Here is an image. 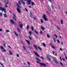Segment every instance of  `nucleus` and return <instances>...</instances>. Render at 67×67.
I'll list each match as a JSON object with an SVG mask.
<instances>
[{
  "label": "nucleus",
  "instance_id": "28",
  "mask_svg": "<svg viewBox=\"0 0 67 67\" xmlns=\"http://www.w3.org/2000/svg\"><path fill=\"white\" fill-rule=\"evenodd\" d=\"M14 33L15 35L16 36H18V34H17L16 33V32L15 31L14 32Z\"/></svg>",
  "mask_w": 67,
  "mask_h": 67
},
{
  "label": "nucleus",
  "instance_id": "16",
  "mask_svg": "<svg viewBox=\"0 0 67 67\" xmlns=\"http://www.w3.org/2000/svg\"><path fill=\"white\" fill-rule=\"evenodd\" d=\"M16 5L18 7V8H20V6L19 5V4L18 3H16Z\"/></svg>",
  "mask_w": 67,
  "mask_h": 67
},
{
  "label": "nucleus",
  "instance_id": "10",
  "mask_svg": "<svg viewBox=\"0 0 67 67\" xmlns=\"http://www.w3.org/2000/svg\"><path fill=\"white\" fill-rule=\"evenodd\" d=\"M17 31H18V32L19 33H21V30L20 29V28L18 27L17 28Z\"/></svg>",
  "mask_w": 67,
  "mask_h": 67
},
{
  "label": "nucleus",
  "instance_id": "20",
  "mask_svg": "<svg viewBox=\"0 0 67 67\" xmlns=\"http://www.w3.org/2000/svg\"><path fill=\"white\" fill-rule=\"evenodd\" d=\"M38 49L40 50V51H42V49H41V48L39 46L38 47Z\"/></svg>",
  "mask_w": 67,
  "mask_h": 67
},
{
  "label": "nucleus",
  "instance_id": "61",
  "mask_svg": "<svg viewBox=\"0 0 67 67\" xmlns=\"http://www.w3.org/2000/svg\"><path fill=\"white\" fill-rule=\"evenodd\" d=\"M65 57L66 59V60H67V57L66 56H65Z\"/></svg>",
  "mask_w": 67,
  "mask_h": 67
},
{
  "label": "nucleus",
  "instance_id": "63",
  "mask_svg": "<svg viewBox=\"0 0 67 67\" xmlns=\"http://www.w3.org/2000/svg\"><path fill=\"white\" fill-rule=\"evenodd\" d=\"M61 44L62 45H63V42H61Z\"/></svg>",
  "mask_w": 67,
  "mask_h": 67
},
{
  "label": "nucleus",
  "instance_id": "8",
  "mask_svg": "<svg viewBox=\"0 0 67 67\" xmlns=\"http://www.w3.org/2000/svg\"><path fill=\"white\" fill-rule=\"evenodd\" d=\"M27 2L28 3L27 4H28V5H30V4H31V1L30 0L27 1Z\"/></svg>",
  "mask_w": 67,
  "mask_h": 67
},
{
  "label": "nucleus",
  "instance_id": "56",
  "mask_svg": "<svg viewBox=\"0 0 67 67\" xmlns=\"http://www.w3.org/2000/svg\"><path fill=\"white\" fill-rule=\"evenodd\" d=\"M26 42H27V43H29V41H27V40H26Z\"/></svg>",
  "mask_w": 67,
  "mask_h": 67
},
{
  "label": "nucleus",
  "instance_id": "42",
  "mask_svg": "<svg viewBox=\"0 0 67 67\" xmlns=\"http://www.w3.org/2000/svg\"><path fill=\"white\" fill-rule=\"evenodd\" d=\"M54 35L56 36V38H57V35L56 34H55Z\"/></svg>",
  "mask_w": 67,
  "mask_h": 67
},
{
  "label": "nucleus",
  "instance_id": "41",
  "mask_svg": "<svg viewBox=\"0 0 67 67\" xmlns=\"http://www.w3.org/2000/svg\"><path fill=\"white\" fill-rule=\"evenodd\" d=\"M48 8L49 10H51V8L49 6Z\"/></svg>",
  "mask_w": 67,
  "mask_h": 67
},
{
  "label": "nucleus",
  "instance_id": "2",
  "mask_svg": "<svg viewBox=\"0 0 67 67\" xmlns=\"http://www.w3.org/2000/svg\"><path fill=\"white\" fill-rule=\"evenodd\" d=\"M37 63H40V65H42V66H44L45 67H46V65L43 63H41L40 62L38 61H37Z\"/></svg>",
  "mask_w": 67,
  "mask_h": 67
},
{
  "label": "nucleus",
  "instance_id": "33",
  "mask_svg": "<svg viewBox=\"0 0 67 67\" xmlns=\"http://www.w3.org/2000/svg\"><path fill=\"white\" fill-rule=\"evenodd\" d=\"M42 44L43 45V46H44V47H46V46H45V43H42Z\"/></svg>",
  "mask_w": 67,
  "mask_h": 67
},
{
  "label": "nucleus",
  "instance_id": "51",
  "mask_svg": "<svg viewBox=\"0 0 67 67\" xmlns=\"http://www.w3.org/2000/svg\"><path fill=\"white\" fill-rule=\"evenodd\" d=\"M4 46L5 47H6V46H5V44H4Z\"/></svg>",
  "mask_w": 67,
  "mask_h": 67
},
{
  "label": "nucleus",
  "instance_id": "27",
  "mask_svg": "<svg viewBox=\"0 0 67 67\" xmlns=\"http://www.w3.org/2000/svg\"><path fill=\"white\" fill-rule=\"evenodd\" d=\"M29 25H28L27 26V29H29Z\"/></svg>",
  "mask_w": 67,
  "mask_h": 67
},
{
  "label": "nucleus",
  "instance_id": "40",
  "mask_svg": "<svg viewBox=\"0 0 67 67\" xmlns=\"http://www.w3.org/2000/svg\"><path fill=\"white\" fill-rule=\"evenodd\" d=\"M5 7H6V8H8V5L6 4L5 5Z\"/></svg>",
  "mask_w": 67,
  "mask_h": 67
},
{
  "label": "nucleus",
  "instance_id": "31",
  "mask_svg": "<svg viewBox=\"0 0 67 67\" xmlns=\"http://www.w3.org/2000/svg\"><path fill=\"white\" fill-rule=\"evenodd\" d=\"M29 39L30 40H32V38H31V37H30L29 36Z\"/></svg>",
  "mask_w": 67,
  "mask_h": 67
},
{
  "label": "nucleus",
  "instance_id": "26",
  "mask_svg": "<svg viewBox=\"0 0 67 67\" xmlns=\"http://www.w3.org/2000/svg\"><path fill=\"white\" fill-rule=\"evenodd\" d=\"M51 7L52 9H54V7H53V5H51Z\"/></svg>",
  "mask_w": 67,
  "mask_h": 67
},
{
  "label": "nucleus",
  "instance_id": "17",
  "mask_svg": "<svg viewBox=\"0 0 67 67\" xmlns=\"http://www.w3.org/2000/svg\"><path fill=\"white\" fill-rule=\"evenodd\" d=\"M36 58L37 60H38V61H39V62L40 61V59H38V58H37V57H36Z\"/></svg>",
  "mask_w": 67,
  "mask_h": 67
},
{
  "label": "nucleus",
  "instance_id": "29",
  "mask_svg": "<svg viewBox=\"0 0 67 67\" xmlns=\"http://www.w3.org/2000/svg\"><path fill=\"white\" fill-rule=\"evenodd\" d=\"M29 33L30 35H31V34H32V32L31 31H29Z\"/></svg>",
  "mask_w": 67,
  "mask_h": 67
},
{
  "label": "nucleus",
  "instance_id": "58",
  "mask_svg": "<svg viewBox=\"0 0 67 67\" xmlns=\"http://www.w3.org/2000/svg\"><path fill=\"white\" fill-rule=\"evenodd\" d=\"M40 33L41 34H42L43 33V32H42V31H41Z\"/></svg>",
  "mask_w": 67,
  "mask_h": 67
},
{
  "label": "nucleus",
  "instance_id": "6",
  "mask_svg": "<svg viewBox=\"0 0 67 67\" xmlns=\"http://www.w3.org/2000/svg\"><path fill=\"white\" fill-rule=\"evenodd\" d=\"M0 10H1V11H3V10H4V8H2V7L0 6Z\"/></svg>",
  "mask_w": 67,
  "mask_h": 67
},
{
  "label": "nucleus",
  "instance_id": "37",
  "mask_svg": "<svg viewBox=\"0 0 67 67\" xmlns=\"http://www.w3.org/2000/svg\"><path fill=\"white\" fill-rule=\"evenodd\" d=\"M35 33H36V34H38V32H37L36 31V30H35Z\"/></svg>",
  "mask_w": 67,
  "mask_h": 67
},
{
  "label": "nucleus",
  "instance_id": "44",
  "mask_svg": "<svg viewBox=\"0 0 67 67\" xmlns=\"http://www.w3.org/2000/svg\"><path fill=\"white\" fill-rule=\"evenodd\" d=\"M57 41L58 43H60V42L58 40H57Z\"/></svg>",
  "mask_w": 67,
  "mask_h": 67
},
{
  "label": "nucleus",
  "instance_id": "14",
  "mask_svg": "<svg viewBox=\"0 0 67 67\" xmlns=\"http://www.w3.org/2000/svg\"><path fill=\"white\" fill-rule=\"evenodd\" d=\"M30 16H31V18H33L32 17V13H31V12H30Z\"/></svg>",
  "mask_w": 67,
  "mask_h": 67
},
{
  "label": "nucleus",
  "instance_id": "7",
  "mask_svg": "<svg viewBox=\"0 0 67 67\" xmlns=\"http://www.w3.org/2000/svg\"><path fill=\"white\" fill-rule=\"evenodd\" d=\"M10 21L11 22V23L13 24H14V21L13 20H10Z\"/></svg>",
  "mask_w": 67,
  "mask_h": 67
},
{
  "label": "nucleus",
  "instance_id": "23",
  "mask_svg": "<svg viewBox=\"0 0 67 67\" xmlns=\"http://www.w3.org/2000/svg\"><path fill=\"white\" fill-rule=\"evenodd\" d=\"M0 64H1V65H2V66L3 67H4V66H3V64H2V63H1V62H0Z\"/></svg>",
  "mask_w": 67,
  "mask_h": 67
},
{
  "label": "nucleus",
  "instance_id": "59",
  "mask_svg": "<svg viewBox=\"0 0 67 67\" xmlns=\"http://www.w3.org/2000/svg\"><path fill=\"white\" fill-rule=\"evenodd\" d=\"M13 18L14 19V20H15L16 21V19L14 17H13Z\"/></svg>",
  "mask_w": 67,
  "mask_h": 67
},
{
  "label": "nucleus",
  "instance_id": "49",
  "mask_svg": "<svg viewBox=\"0 0 67 67\" xmlns=\"http://www.w3.org/2000/svg\"><path fill=\"white\" fill-rule=\"evenodd\" d=\"M16 56H17L18 57H19V55L18 54H16Z\"/></svg>",
  "mask_w": 67,
  "mask_h": 67
},
{
  "label": "nucleus",
  "instance_id": "15",
  "mask_svg": "<svg viewBox=\"0 0 67 67\" xmlns=\"http://www.w3.org/2000/svg\"><path fill=\"white\" fill-rule=\"evenodd\" d=\"M47 57L48 59L49 60H51V59L50 58H49V57L48 55Z\"/></svg>",
  "mask_w": 67,
  "mask_h": 67
},
{
  "label": "nucleus",
  "instance_id": "47",
  "mask_svg": "<svg viewBox=\"0 0 67 67\" xmlns=\"http://www.w3.org/2000/svg\"><path fill=\"white\" fill-rule=\"evenodd\" d=\"M6 4H8V1H7V2H6Z\"/></svg>",
  "mask_w": 67,
  "mask_h": 67
},
{
  "label": "nucleus",
  "instance_id": "43",
  "mask_svg": "<svg viewBox=\"0 0 67 67\" xmlns=\"http://www.w3.org/2000/svg\"><path fill=\"white\" fill-rule=\"evenodd\" d=\"M41 58L42 59H44V58L43 57H41Z\"/></svg>",
  "mask_w": 67,
  "mask_h": 67
},
{
  "label": "nucleus",
  "instance_id": "11",
  "mask_svg": "<svg viewBox=\"0 0 67 67\" xmlns=\"http://www.w3.org/2000/svg\"><path fill=\"white\" fill-rule=\"evenodd\" d=\"M21 1L22 4H23V5H25V3H24V1H23V0H21Z\"/></svg>",
  "mask_w": 67,
  "mask_h": 67
},
{
  "label": "nucleus",
  "instance_id": "53",
  "mask_svg": "<svg viewBox=\"0 0 67 67\" xmlns=\"http://www.w3.org/2000/svg\"><path fill=\"white\" fill-rule=\"evenodd\" d=\"M49 2H52V0H49Z\"/></svg>",
  "mask_w": 67,
  "mask_h": 67
},
{
  "label": "nucleus",
  "instance_id": "62",
  "mask_svg": "<svg viewBox=\"0 0 67 67\" xmlns=\"http://www.w3.org/2000/svg\"><path fill=\"white\" fill-rule=\"evenodd\" d=\"M60 51H62V48H60Z\"/></svg>",
  "mask_w": 67,
  "mask_h": 67
},
{
  "label": "nucleus",
  "instance_id": "24",
  "mask_svg": "<svg viewBox=\"0 0 67 67\" xmlns=\"http://www.w3.org/2000/svg\"><path fill=\"white\" fill-rule=\"evenodd\" d=\"M23 49L24 50H25V49H26V48H25L24 46H23Z\"/></svg>",
  "mask_w": 67,
  "mask_h": 67
},
{
  "label": "nucleus",
  "instance_id": "19",
  "mask_svg": "<svg viewBox=\"0 0 67 67\" xmlns=\"http://www.w3.org/2000/svg\"><path fill=\"white\" fill-rule=\"evenodd\" d=\"M23 25L22 24H20V26L21 28H22V27L23 26Z\"/></svg>",
  "mask_w": 67,
  "mask_h": 67
},
{
  "label": "nucleus",
  "instance_id": "46",
  "mask_svg": "<svg viewBox=\"0 0 67 67\" xmlns=\"http://www.w3.org/2000/svg\"><path fill=\"white\" fill-rule=\"evenodd\" d=\"M63 54L64 55L65 57L66 56V53H65L64 52Z\"/></svg>",
  "mask_w": 67,
  "mask_h": 67
},
{
  "label": "nucleus",
  "instance_id": "54",
  "mask_svg": "<svg viewBox=\"0 0 67 67\" xmlns=\"http://www.w3.org/2000/svg\"><path fill=\"white\" fill-rule=\"evenodd\" d=\"M13 16H14V18H15V17H16V16H15V15H13Z\"/></svg>",
  "mask_w": 67,
  "mask_h": 67
},
{
  "label": "nucleus",
  "instance_id": "5",
  "mask_svg": "<svg viewBox=\"0 0 67 67\" xmlns=\"http://www.w3.org/2000/svg\"><path fill=\"white\" fill-rule=\"evenodd\" d=\"M33 53L35 54V55L36 56H37V57H40V55L38 54H37L36 52L35 51H33Z\"/></svg>",
  "mask_w": 67,
  "mask_h": 67
},
{
  "label": "nucleus",
  "instance_id": "50",
  "mask_svg": "<svg viewBox=\"0 0 67 67\" xmlns=\"http://www.w3.org/2000/svg\"><path fill=\"white\" fill-rule=\"evenodd\" d=\"M0 15L1 16H2V13H0Z\"/></svg>",
  "mask_w": 67,
  "mask_h": 67
},
{
  "label": "nucleus",
  "instance_id": "12",
  "mask_svg": "<svg viewBox=\"0 0 67 67\" xmlns=\"http://www.w3.org/2000/svg\"><path fill=\"white\" fill-rule=\"evenodd\" d=\"M34 47L37 50H38V49H37V46H36V45H34Z\"/></svg>",
  "mask_w": 67,
  "mask_h": 67
},
{
  "label": "nucleus",
  "instance_id": "25",
  "mask_svg": "<svg viewBox=\"0 0 67 67\" xmlns=\"http://www.w3.org/2000/svg\"><path fill=\"white\" fill-rule=\"evenodd\" d=\"M31 5L33 6V5H35V3H34V2H32L31 3Z\"/></svg>",
  "mask_w": 67,
  "mask_h": 67
},
{
  "label": "nucleus",
  "instance_id": "48",
  "mask_svg": "<svg viewBox=\"0 0 67 67\" xmlns=\"http://www.w3.org/2000/svg\"><path fill=\"white\" fill-rule=\"evenodd\" d=\"M25 9L26 11V12H27V9H26V8H25Z\"/></svg>",
  "mask_w": 67,
  "mask_h": 67
},
{
  "label": "nucleus",
  "instance_id": "22",
  "mask_svg": "<svg viewBox=\"0 0 67 67\" xmlns=\"http://www.w3.org/2000/svg\"><path fill=\"white\" fill-rule=\"evenodd\" d=\"M31 30H32V31H34V28H33V26H31Z\"/></svg>",
  "mask_w": 67,
  "mask_h": 67
},
{
  "label": "nucleus",
  "instance_id": "55",
  "mask_svg": "<svg viewBox=\"0 0 67 67\" xmlns=\"http://www.w3.org/2000/svg\"><path fill=\"white\" fill-rule=\"evenodd\" d=\"M53 39L54 40V43H56V42H55V38H53Z\"/></svg>",
  "mask_w": 67,
  "mask_h": 67
},
{
  "label": "nucleus",
  "instance_id": "34",
  "mask_svg": "<svg viewBox=\"0 0 67 67\" xmlns=\"http://www.w3.org/2000/svg\"><path fill=\"white\" fill-rule=\"evenodd\" d=\"M60 63L62 66H64V65H63V64L62 63L60 62Z\"/></svg>",
  "mask_w": 67,
  "mask_h": 67
},
{
  "label": "nucleus",
  "instance_id": "4",
  "mask_svg": "<svg viewBox=\"0 0 67 67\" xmlns=\"http://www.w3.org/2000/svg\"><path fill=\"white\" fill-rule=\"evenodd\" d=\"M0 48L1 49V50L2 52H6V51L4 49L3 47L1 46Z\"/></svg>",
  "mask_w": 67,
  "mask_h": 67
},
{
  "label": "nucleus",
  "instance_id": "36",
  "mask_svg": "<svg viewBox=\"0 0 67 67\" xmlns=\"http://www.w3.org/2000/svg\"><path fill=\"white\" fill-rule=\"evenodd\" d=\"M6 32V33H8V32H10V31L9 30H7Z\"/></svg>",
  "mask_w": 67,
  "mask_h": 67
},
{
  "label": "nucleus",
  "instance_id": "9",
  "mask_svg": "<svg viewBox=\"0 0 67 67\" xmlns=\"http://www.w3.org/2000/svg\"><path fill=\"white\" fill-rule=\"evenodd\" d=\"M17 10L18 11V13H21L20 9H19V8H17Z\"/></svg>",
  "mask_w": 67,
  "mask_h": 67
},
{
  "label": "nucleus",
  "instance_id": "30",
  "mask_svg": "<svg viewBox=\"0 0 67 67\" xmlns=\"http://www.w3.org/2000/svg\"><path fill=\"white\" fill-rule=\"evenodd\" d=\"M47 37H48V38H49V37H50V36H49V35L47 34Z\"/></svg>",
  "mask_w": 67,
  "mask_h": 67
},
{
  "label": "nucleus",
  "instance_id": "52",
  "mask_svg": "<svg viewBox=\"0 0 67 67\" xmlns=\"http://www.w3.org/2000/svg\"><path fill=\"white\" fill-rule=\"evenodd\" d=\"M52 47L53 48H54V49H55V47L53 46H52Z\"/></svg>",
  "mask_w": 67,
  "mask_h": 67
},
{
  "label": "nucleus",
  "instance_id": "35",
  "mask_svg": "<svg viewBox=\"0 0 67 67\" xmlns=\"http://www.w3.org/2000/svg\"><path fill=\"white\" fill-rule=\"evenodd\" d=\"M63 21L62 20H61V23L62 24H63Z\"/></svg>",
  "mask_w": 67,
  "mask_h": 67
},
{
  "label": "nucleus",
  "instance_id": "60",
  "mask_svg": "<svg viewBox=\"0 0 67 67\" xmlns=\"http://www.w3.org/2000/svg\"><path fill=\"white\" fill-rule=\"evenodd\" d=\"M57 28L58 29V30H60V29L59 28H58V27H57Z\"/></svg>",
  "mask_w": 67,
  "mask_h": 67
},
{
  "label": "nucleus",
  "instance_id": "39",
  "mask_svg": "<svg viewBox=\"0 0 67 67\" xmlns=\"http://www.w3.org/2000/svg\"><path fill=\"white\" fill-rule=\"evenodd\" d=\"M41 23H43V20L41 19Z\"/></svg>",
  "mask_w": 67,
  "mask_h": 67
},
{
  "label": "nucleus",
  "instance_id": "57",
  "mask_svg": "<svg viewBox=\"0 0 67 67\" xmlns=\"http://www.w3.org/2000/svg\"><path fill=\"white\" fill-rule=\"evenodd\" d=\"M62 60H63V61H65V59H64V58H63Z\"/></svg>",
  "mask_w": 67,
  "mask_h": 67
},
{
  "label": "nucleus",
  "instance_id": "45",
  "mask_svg": "<svg viewBox=\"0 0 67 67\" xmlns=\"http://www.w3.org/2000/svg\"><path fill=\"white\" fill-rule=\"evenodd\" d=\"M27 64H28V65H31V64H30V63H29V62H27Z\"/></svg>",
  "mask_w": 67,
  "mask_h": 67
},
{
  "label": "nucleus",
  "instance_id": "13",
  "mask_svg": "<svg viewBox=\"0 0 67 67\" xmlns=\"http://www.w3.org/2000/svg\"><path fill=\"white\" fill-rule=\"evenodd\" d=\"M9 53L10 55H12V52H11L10 51H9Z\"/></svg>",
  "mask_w": 67,
  "mask_h": 67
},
{
  "label": "nucleus",
  "instance_id": "21",
  "mask_svg": "<svg viewBox=\"0 0 67 67\" xmlns=\"http://www.w3.org/2000/svg\"><path fill=\"white\" fill-rule=\"evenodd\" d=\"M4 18H7V16L6 14H4Z\"/></svg>",
  "mask_w": 67,
  "mask_h": 67
},
{
  "label": "nucleus",
  "instance_id": "64",
  "mask_svg": "<svg viewBox=\"0 0 67 67\" xmlns=\"http://www.w3.org/2000/svg\"><path fill=\"white\" fill-rule=\"evenodd\" d=\"M59 38H62V37H61V36H59Z\"/></svg>",
  "mask_w": 67,
  "mask_h": 67
},
{
  "label": "nucleus",
  "instance_id": "32",
  "mask_svg": "<svg viewBox=\"0 0 67 67\" xmlns=\"http://www.w3.org/2000/svg\"><path fill=\"white\" fill-rule=\"evenodd\" d=\"M18 3L19 4V5H21V2L20 1H18Z\"/></svg>",
  "mask_w": 67,
  "mask_h": 67
},
{
  "label": "nucleus",
  "instance_id": "18",
  "mask_svg": "<svg viewBox=\"0 0 67 67\" xmlns=\"http://www.w3.org/2000/svg\"><path fill=\"white\" fill-rule=\"evenodd\" d=\"M41 29L42 30H43V31H44V27H43L42 26H41Z\"/></svg>",
  "mask_w": 67,
  "mask_h": 67
},
{
  "label": "nucleus",
  "instance_id": "1",
  "mask_svg": "<svg viewBox=\"0 0 67 67\" xmlns=\"http://www.w3.org/2000/svg\"><path fill=\"white\" fill-rule=\"evenodd\" d=\"M52 58L53 59V62L55 64H57L58 63V62H57L56 59V58H54V57H53Z\"/></svg>",
  "mask_w": 67,
  "mask_h": 67
},
{
  "label": "nucleus",
  "instance_id": "3",
  "mask_svg": "<svg viewBox=\"0 0 67 67\" xmlns=\"http://www.w3.org/2000/svg\"><path fill=\"white\" fill-rule=\"evenodd\" d=\"M43 18L44 20L45 21H46L47 20V19L46 18V15L44 14H43Z\"/></svg>",
  "mask_w": 67,
  "mask_h": 67
},
{
  "label": "nucleus",
  "instance_id": "38",
  "mask_svg": "<svg viewBox=\"0 0 67 67\" xmlns=\"http://www.w3.org/2000/svg\"><path fill=\"white\" fill-rule=\"evenodd\" d=\"M5 8H4V10H3V11H4V12L5 13H6V12H5Z\"/></svg>",
  "mask_w": 67,
  "mask_h": 67
}]
</instances>
